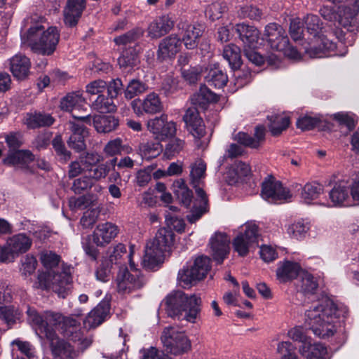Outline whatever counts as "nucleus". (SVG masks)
Instances as JSON below:
<instances>
[{
    "instance_id": "f704fd0d",
    "label": "nucleus",
    "mask_w": 359,
    "mask_h": 359,
    "mask_svg": "<svg viewBox=\"0 0 359 359\" xmlns=\"http://www.w3.org/2000/svg\"><path fill=\"white\" fill-rule=\"evenodd\" d=\"M54 122L55 118L50 114L46 113H27L24 119V123L27 128L32 129L49 127Z\"/></svg>"
},
{
    "instance_id": "f8f14e48",
    "label": "nucleus",
    "mask_w": 359,
    "mask_h": 359,
    "mask_svg": "<svg viewBox=\"0 0 359 359\" xmlns=\"http://www.w3.org/2000/svg\"><path fill=\"white\" fill-rule=\"evenodd\" d=\"M211 269V260L205 255L197 257L194 264L179 271L177 279L185 286L192 285L205 278Z\"/></svg>"
},
{
    "instance_id": "393cba45",
    "label": "nucleus",
    "mask_w": 359,
    "mask_h": 359,
    "mask_svg": "<svg viewBox=\"0 0 359 359\" xmlns=\"http://www.w3.org/2000/svg\"><path fill=\"white\" fill-rule=\"evenodd\" d=\"M187 129L193 136L201 138L205 134V126L196 107H189L183 116Z\"/></svg>"
},
{
    "instance_id": "a211bd4d",
    "label": "nucleus",
    "mask_w": 359,
    "mask_h": 359,
    "mask_svg": "<svg viewBox=\"0 0 359 359\" xmlns=\"http://www.w3.org/2000/svg\"><path fill=\"white\" fill-rule=\"evenodd\" d=\"M46 339L50 341L54 359H76L78 357V351L69 344L60 339L55 331L47 330Z\"/></svg>"
},
{
    "instance_id": "3c124183",
    "label": "nucleus",
    "mask_w": 359,
    "mask_h": 359,
    "mask_svg": "<svg viewBox=\"0 0 359 359\" xmlns=\"http://www.w3.org/2000/svg\"><path fill=\"white\" fill-rule=\"evenodd\" d=\"M123 86V81L119 78L113 79L109 82L99 79L89 83L86 86V90H99L106 87L107 90H121Z\"/></svg>"
},
{
    "instance_id": "a18cd8bd",
    "label": "nucleus",
    "mask_w": 359,
    "mask_h": 359,
    "mask_svg": "<svg viewBox=\"0 0 359 359\" xmlns=\"http://www.w3.org/2000/svg\"><path fill=\"white\" fill-rule=\"evenodd\" d=\"M142 109L147 114H156L163 110V104L158 95L152 92L142 102Z\"/></svg>"
},
{
    "instance_id": "0e129e2a",
    "label": "nucleus",
    "mask_w": 359,
    "mask_h": 359,
    "mask_svg": "<svg viewBox=\"0 0 359 359\" xmlns=\"http://www.w3.org/2000/svg\"><path fill=\"white\" fill-rule=\"evenodd\" d=\"M301 279V290L302 292L313 294L318 286L315 278L311 273H304L302 275Z\"/></svg>"
},
{
    "instance_id": "680f3d73",
    "label": "nucleus",
    "mask_w": 359,
    "mask_h": 359,
    "mask_svg": "<svg viewBox=\"0 0 359 359\" xmlns=\"http://www.w3.org/2000/svg\"><path fill=\"white\" fill-rule=\"evenodd\" d=\"M41 262L46 269L53 270L61 261L60 256L52 251H44L41 254Z\"/></svg>"
},
{
    "instance_id": "338daca9",
    "label": "nucleus",
    "mask_w": 359,
    "mask_h": 359,
    "mask_svg": "<svg viewBox=\"0 0 359 359\" xmlns=\"http://www.w3.org/2000/svg\"><path fill=\"white\" fill-rule=\"evenodd\" d=\"M277 352L280 355V359H290L297 356L296 347L288 341L279 342Z\"/></svg>"
},
{
    "instance_id": "5701e85b",
    "label": "nucleus",
    "mask_w": 359,
    "mask_h": 359,
    "mask_svg": "<svg viewBox=\"0 0 359 359\" xmlns=\"http://www.w3.org/2000/svg\"><path fill=\"white\" fill-rule=\"evenodd\" d=\"M175 26V20L170 15H163L156 18L148 27V36L153 39H159L168 34Z\"/></svg>"
},
{
    "instance_id": "72a5a7b5",
    "label": "nucleus",
    "mask_w": 359,
    "mask_h": 359,
    "mask_svg": "<svg viewBox=\"0 0 359 359\" xmlns=\"http://www.w3.org/2000/svg\"><path fill=\"white\" fill-rule=\"evenodd\" d=\"M267 125L272 136H279L290 124V118L283 114H273L267 116Z\"/></svg>"
},
{
    "instance_id": "13d9d810",
    "label": "nucleus",
    "mask_w": 359,
    "mask_h": 359,
    "mask_svg": "<svg viewBox=\"0 0 359 359\" xmlns=\"http://www.w3.org/2000/svg\"><path fill=\"white\" fill-rule=\"evenodd\" d=\"M11 345L15 346L18 351L25 355L28 359L38 358L34 346L29 341H22L17 339L11 342Z\"/></svg>"
},
{
    "instance_id": "09e8293b",
    "label": "nucleus",
    "mask_w": 359,
    "mask_h": 359,
    "mask_svg": "<svg viewBox=\"0 0 359 359\" xmlns=\"http://www.w3.org/2000/svg\"><path fill=\"white\" fill-rule=\"evenodd\" d=\"M331 118L337 123L338 126L346 127L348 131L353 130L357 123L355 114L349 112L335 113L331 116Z\"/></svg>"
},
{
    "instance_id": "f257e3e1",
    "label": "nucleus",
    "mask_w": 359,
    "mask_h": 359,
    "mask_svg": "<svg viewBox=\"0 0 359 359\" xmlns=\"http://www.w3.org/2000/svg\"><path fill=\"white\" fill-rule=\"evenodd\" d=\"M344 313L332 300L325 298L306 311L305 323L315 335L329 337L336 332L335 323Z\"/></svg>"
},
{
    "instance_id": "774afa93",
    "label": "nucleus",
    "mask_w": 359,
    "mask_h": 359,
    "mask_svg": "<svg viewBox=\"0 0 359 359\" xmlns=\"http://www.w3.org/2000/svg\"><path fill=\"white\" fill-rule=\"evenodd\" d=\"M184 142L183 140L175 138L171 140L165 147L164 156L167 158H172L183 149Z\"/></svg>"
},
{
    "instance_id": "4c0bfd02",
    "label": "nucleus",
    "mask_w": 359,
    "mask_h": 359,
    "mask_svg": "<svg viewBox=\"0 0 359 359\" xmlns=\"http://www.w3.org/2000/svg\"><path fill=\"white\" fill-rule=\"evenodd\" d=\"M222 55L228 62L232 71L238 70L243 65L241 48L235 44L231 43L224 48Z\"/></svg>"
},
{
    "instance_id": "052dcab7",
    "label": "nucleus",
    "mask_w": 359,
    "mask_h": 359,
    "mask_svg": "<svg viewBox=\"0 0 359 359\" xmlns=\"http://www.w3.org/2000/svg\"><path fill=\"white\" fill-rule=\"evenodd\" d=\"M52 144L57 155L60 158V161L66 163L71 158L72 154L66 149L64 143L62 142L61 136H55L53 140Z\"/></svg>"
},
{
    "instance_id": "20e7f679",
    "label": "nucleus",
    "mask_w": 359,
    "mask_h": 359,
    "mask_svg": "<svg viewBox=\"0 0 359 359\" xmlns=\"http://www.w3.org/2000/svg\"><path fill=\"white\" fill-rule=\"evenodd\" d=\"M205 170L206 164L201 159L197 160L191 165V183L196 194L194 205L189 214L187 215V219L191 224L195 223L208 212V198L203 188L200 187L205 178Z\"/></svg>"
},
{
    "instance_id": "f03ea898",
    "label": "nucleus",
    "mask_w": 359,
    "mask_h": 359,
    "mask_svg": "<svg viewBox=\"0 0 359 359\" xmlns=\"http://www.w3.org/2000/svg\"><path fill=\"white\" fill-rule=\"evenodd\" d=\"M307 40L310 41L306 52L312 57H326L332 56H344V53L337 50V45L323 34V22L320 17L309 14L304 19Z\"/></svg>"
},
{
    "instance_id": "bf43d9fd",
    "label": "nucleus",
    "mask_w": 359,
    "mask_h": 359,
    "mask_svg": "<svg viewBox=\"0 0 359 359\" xmlns=\"http://www.w3.org/2000/svg\"><path fill=\"white\" fill-rule=\"evenodd\" d=\"M81 102V96L72 92L68 93L67 95L61 100L60 107L62 109L71 111L72 114H75L74 110Z\"/></svg>"
},
{
    "instance_id": "aec40b11",
    "label": "nucleus",
    "mask_w": 359,
    "mask_h": 359,
    "mask_svg": "<svg viewBox=\"0 0 359 359\" xmlns=\"http://www.w3.org/2000/svg\"><path fill=\"white\" fill-rule=\"evenodd\" d=\"M230 238L225 233L216 232L210 239L209 247L213 259L221 264L229 253Z\"/></svg>"
},
{
    "instance_id": "39448f33",
    "label": "nucleus",
    "mask_w": 359,
    "mask_h": 359,
    "mask_svg": "<svg viewBox=\"0 0 359 359\" xmlns=\"http://www.w3.org/2000/svg\"><path fill=\"white\" fill-rule=\"evenodd\" d=\"M174 242V233L170 229L161 228L153 241L147 243L142 264L153 269L162 262L163 253L170 250Z\"/></svg>"
},
{
    "instance_id": "e2e57ef3",
    "label": "nucleus",
    "mask_w": 359,
    "mask_h": 359,
    "mask_svg": "<svg viewBox=\"0 0 359 359\" xmlns=\"http://www.w3.org/2000/svg\"><path fill=\"white\" fill-rule=\"evenodd\" d=\"M233 72L236 90L243 88L252 81V74L248 69H241L240 68L238 70H233Z\"/></svg>"
},
{
    "instance_id": "2f4dec72",
    "label": "nucleus",
    "mask_w": 359,
    "mask_h": 359,
    "mask_svg": "<svg viewBox=\"0 0 359 359\" xmlns=\"http://www.w3.org/2000/svg\"><path fill=\"white\" fill-rule=\"evenodd\" d=\"M140 62L138 52L135 47L124 49L118 58V64L123 71L130 72Z\"/></svg>"
},
{
    "instance_id": "b1692460",
    "label": "nucleus",
    "mask_w": 359,
    "mask_h": 359,
    "mask_svg": "<svg viewBox=\"0 0 359 359\" xmlns=\"http://www.w3.org/2000/svg\"><path fill=\"white\" fill-rule=\"evenodd\" d=\"M110 304L107 301L98 304L83 320V326L88 330L101 325L109 314Z\"/></svg>"
},
{
    "instance_id": "0eeeda50",
    "label": "nucleus",
    "mask_w": 359,
    "mask_h": 359,
    "mask_svg": "<svg viewBox=\"0 0 359 359\" xmlns=\"http://www.w3.org/2000/svg\"><path fill=\"white\" fill-rule=\"evenodd\" d=\"M72 282L71 268L62 264L61 270H53L48 273H40L34 287L41 290L52 288L55 292L62 294L65 292L66 287Z\"/></svg>"
},
{
    "instance_id": "1a4fd4ad",
    "label": "nucleus",
    "mask_w": 359,
    "mask_h": 359,
    "mask_svg": "<svg viewBox=\"0 0 359 359\" xmlns=\"http://www.w3.org/2000/svg\"><path fill=\"white\" fill-rule=\"evenodd\" d=\"M161 339L165 350L171 354L182 355L191 350V341L186 334L175 327H165Z\"/></svg>"
},
{
    "instance_id": "c85d7f7f",
    "label": "nucleus",
    "mask_w": 359,
    "mask_h": 359,
    "mask_svg": "<svg viewBox=\"0 0 359 359\" xmlns=\"http://www.w3.org/2000/svg\"><path fill=\"white\" fill-rule=\"evenodd\" d=\"M93 102L94 109L100 113H111L116 109L114 100L118 95V91H102Z\"/></svg>"
},
{
    "instance_id": "7c9ffc66",
    "label": "nucleus",
    "mask_w": 359,
    "mask_h": 359,
    "mask_svg": "<svg viewBox=\"0 0 359 359\" xmlns=\"http://www.w3.org/2000/svg\"><path fill=\"white\" fill-rule=\"evenodd\" d=\"M300 266L291 261H284L278 264L276 269V277L281 283H285L297 278L300 270Z\"/></svg>"
},
{
    "instance_id": "58836bf2",
    "label": "nucleus",
    "mask_w": 359,
    "mask_h": 359,
    "mask_svg": "<svg viewBox=\"0 0 359 359\" xmlns=\"http://www.w3.org/2000/svg\"><path fill=\"white\" fill-rule=\"evenodd\" d=\"M93 123L98 133H107L116 130L118 126L119 121L111 115H100L93 118Z\"/></svg>"
},
{
    "instance_id": "c9c22d12",
    "label": "nucleus",
    "mask_w": 359,
    "mask_h": 359,
    "mask_svg": "<svg viewBox=\"0 0 359 359\" xmlns=\"http://www.w3.org/2000/svg\"><path fill=\"white\" fill-rule=\"evenodd\" d=\"M32 243V240L25 233L15 235L7 241L13 256L25 253L30 248Z\"/></svg>"
},
{
    "instance_id": "2eb2a0df",
    "label": "nucleus",
    "mask_w": 359,
    "mask_h": 359,
    "mask_svg": "<svg viewBox=\"0 0 359 359\" xmlns=\"http://www.w3.org/2000/svg\"><path fill=\"white\" fill-rule=\"evenodd\" d=\"M261 196L264 200L274 203H280L291 197L289 190L271 176L262 182Z\"/></svg>"
},
{
    "instance_id": "4be33fe9",
    "label": "nucleus",
    "mask_w": 359,
    "mask_h": 359,
    "mask_svg": "<svg viewBox=\"0 0 359 359\" xmlns=\"http://www.w3.org/2000/svg\"><path fill=\"white\" fill-rule=\"evenodd\" d=\"M236 33L245 46L255 49L260 46L261 38L259 30L252 25L239 23L235 27Z\"/></svg>"
},
{
    "instance_id": "6e6552de",
    "label": "nucleus",
    "mask_w": 359,
    "mask_h": 359,
    "mask_svg": "<svg viewBox=\"0 0 359 359\" xmlns=\"http://www.w3.org/2000/svg\"><path fill=\"white\" fill-rule=\"evenodd\" d=\"M319 12L325 20L330 22L337 21L339 25L342 26L348 32L358 30L357 16L359 13V2L358 1L355 2L353 7L346 6L343 15H339L334 7L328 6L321 7Z\"/></svg>"
},
{
    "instance_id": "a878e982",
    "label": "nucleus",
    "mask_w": 359,
    "mask_h": 359,
    "mask_svg": "<svg viewBox=\"0 0 359 359\" xmlns=\"http://www.w3.org/2000/svg\"><path fill=\"white\" fill-rule=\"evenodd\" d=\"M265 127L259 125L255 129L254 137L247 133L239 132L233 135V140L245 147L257 149L265 140Z\"/></svg>"
},
{
    "instance_id": "de8ad7c7",
    "label": "nucleus",
    "mask_w": 359,
    "mask_h": 359,
    "mask_svg": "<svg viewBox=\"0 0 359 359\" xmlns=\"http://www.w3.org/2000/svg\"><path fill=\"white\" fill-rule=\"evenodd\" d=\"M139 151L144 158L151 159L161 154L162 146L158 142L147 141L140 144Z\"/></svg>"
},
{
    "instance_id": "8fccbe9b",
    "label": "nucleus",
    "mask_w": 359,
    "mask_h": 359,
    "mask_svg": "<svg viewBox=\"0 0 359 359\" xmlns=\"http://www.w3.org/2000/svg\"><path fill=\"white\" fill-rule=\"evenodd\" d=\"M65 320V316L60 313H55L52 311H46L44 313V325L43 332L46 337L47 330H54L53 327H58L61 328L62 324Z\"/></svg>"
},
{
    "instance_id": "7ed1b4c3",
    "label": "nucleus",
    "mask_w": 359,
    "mask_h": 359,
    "mask_svg": "<svg viewBox=\"0 0 359 359\" xmlns=\"http://www.w3.org/2000/svg\"><path fill=\"white\" fill-rule=\"evenodd\" d=\"M168 316L179 320L195 323L201 312V299L196 295H187L182 291H174L164 299Z\"/></svg>"
},
{
    "instance_id": "49530a36",
    "label": "nucleus",
    "mask_w": 359,
    "mask_h": 359,
    "mask_svg": "<svg viewBox=\"0 0 359 359\" xmlns=\"http://www.w3.org/2000/svg\"><path fill=\"white\" fill-rule=\"evenodd\" d=\"M205 74V66L190 67L189 69H182V76L187 83L190 86L197 84Z\"/></svg>"
},
{
    "instance_id": "cd10ccee",
    "label": "nucleus",
    "mask_w": 359,
    "mask_h": 359,
    "mask_svg": "<svg viewBox=\"0 0 359 359\" xmlns=\"http://www.w3.org/2000/svg\"><path fill=\"white\" fill-rule=\"evenodd\" d=\"M118 233V227L111 223L106 222L99 224L93 232V242L97 246L108 244Z\"/></svg>"
},
{
    "instance_id": "c756f323",
    "label": "nucleus",
    "mask_w": 359,
    "mask_h": 359,
    "mask_svg": "<svg viewBox=\"0 0 359 359\" xmlns=\"http://www.w3.org/2000/svg\"><path fill=\"white\" fill-rule=\"evenodd\" d=\"M30 66V60L25 55H15L10 60L11 72L18 79H24L28 76Z\"/></svg>"
},
{
    "instance_id": "9d476101",
    "label": "nucleus",
    "mask_w": 359,
    "mask_h": 359,
    "mask_svg": "<svg viewBox=\"0 0 359 359\" xmlns=\"http://www.w3.org/2000/svg\"><path fill=\"white\" fill-rule=\"evenodd\" d=\"M130 270L121 269L116 276L117 291L121 294H130L141 289L145 285L146 280L141 272L137 269L130 258Z\"/></svg>"
},
{
    "instance_id": "603ef678",
    "label": "nucleus",
    "mask_w": 359,
    "mask_h": 359,
    "mask_svg": "<svg viewBox=\"0 0 359 359\" xmlns=\"http://www.w3.org/2000/svg\"><path fill=\"white\" fill-rule=\"evenodd\" d=\"M144 34V31L140 27H135L126 33L114 38V41L117 46L126 45L135 41L140 39Z\"/></svg>"
},
{
    "instance_id": "4d7b16f0",
    "label": "nucleus",
    "mask_w": 359,
    "mask_h": 359,
    "mask_svg": "<svg viewBox=\"0 0 359 359\" xmlns=\"http://www.w3.org/2000/svg\"><path fill=\"white\" fill-rule=\"evenodd\" d=\"M131 151L132 149L130 147L122 145V141L119 138L109 141L104 148V153L109 156L119 154L121 151H125L128 154Z\"/></svg>"
},
{
    "instance_id": "c03bdc74",
    "label": "nucleus",
    "mask_w": 359,
    "mask_h": 359,
    "mask_svg": "<svg viewBox=\"0 0 359 359\" xmlns=\"http://www.w3.org/2000/svg\"><path fill=\"white\" fill-rule=\"evenodd\" d=\"M238 18L241 19L249 18L252 20H259L262 16V11L257 6L252 4L239 5L236 7Z\"/></svg>"
},
{
    "instance_id": "ddd939ff",
    "label": "nucleus",
    "mask_w": 359,
    "mask_h": 359,
    "mask_svg": "<svg viewBox=\"0 0 359 359\" xmlns=\"http://www.w3.org/2000/svg\"><path fill=\"white\" fill-rule=\"evenodd\" d=\"M266 43L271 49L279 52L287 49L289 45V38L281 25L272 22L265 27L264 33L261 38L260 46Z\"/></svg>"
},
{
    "instance_id": "79ce46f5",
    "label": "nucleus",
    "mask_w": 359,
    "mask_h": 359,
    "mask_svg": "<svg viewBox=\"0 0 359 359\" xmlns=\"http://www.w3.org/2000/svg\"><path fill=\"white\" fill-rule=\"evenodd\" d=\"M173 194L180 203L188 208L192 201V191L182 180L175 181L172 185Z\"/></svg>"
},
{
    "instance_id": "bb28decb",
    "label": "nucleus",
    "mask_w": 359,
    "mask_h": 359,
    "mask_svg": "<svg viewBox=\"0 0 359 359\" xmlns=\"http://www.w3.org/2000/svg\"><path fill=\"white\" fill-rule=\"evenodd\" d=\"M86 0H68L64 10V22L69 27L76 26L86 8Z\"/></svg>"
},
{
    "instance_id": "9b49d317",
    "label": "nucleus",
    "mask_w": 359,
    "mask_h": 359,
    "mask_svg": "<svg viewBox=\"0 0 359 359\" xmlns=\"http://www.w3.org/2000/svg\"><path fill=\"white\" fill-rule=\"evenodd\" d=\"M74 121H69V129L72 135L67 140L68 146L76 151L81 152L86 149L85 139L88 135V131L84 124H91V116L90 115L78 116L72 114Z\"/></svg>"
},
{
    "instance_id": "69168bd1",
    "label": "nucleus",
    "mask_w": 359,
    "mask_h": 359,
    "mask_svg": "<svg viewBox=\"0 0 359 359\" xmlns=\"http://www.w3.org/2000/svg\"><path fill=\"white\" fill-rule=\"evenodd\" d=\"M304 22H302L299 18L292 19L290 24V34L294 41L300 40L304 38L306 34L304 30Z\"/></svg>"
},
{
    "instance_id": "864d4df0",
    "label": "nucleus",
    "mask_w": 359,
    "mask_h": 359,
    "mask_svg": "<svg viewBox=\"0 0 359 359\" xmlns=\"http://www.w3.org/2000/svg\"><path fill=\"white\" fill-rule=\"evenodd\" d=\"M20 317L21 312L13 306H0V318L8 325L15 324Z\"/></svg>"
},
{
    "instance_id": "e433bc0d",
    "label": "nucleus",
    "mask_w": 359,
    "mask_h": 359,
    "mask_svg": "<svg viewBox=\"0 0 359 359\" xmlns=\"http://www.w3.org/2000/svg\"><path fill=\"white\" fill-rule=\"evenodd\" d=\"M301 355L306 359H323L327 355V348L320 343H311V339L299 348Z\"/></svg>"
},
{
    "instance_id": "6e6d98bb",
    "label": "nucleus",
    "mask_w": 359,
    "mask_h": 359,
    "mask_svg": "<svg viewBox=\"0 0 359 359\" xmlns=\"http://www.w3.org/2000/svg\"><path fill=\"white\" fill-rule=\"evenodd\" d=\"M323 190L322 185L316 183H307L304 185L302 191V198L306 203L318 198Z\"/></svg>"
},
{
    "instance_id": "6ab92c4d",
    "label": "nucleus",
    "mask_w": 359,
    "mask_h": 359,
    "mask_svg": "<svg viewBox=\"0 0 359 359\" xmlns=\"http://www.w3.org/2000/svg\"><path fill=\"white\" fill-rule=\"evenodd\" d=\"M182 48V41L176 34H170L163 38L158 46L156 60L163 62L175 57Z\"/></svg>"
},
{
    "instance_id": "5fc2aeb1",
    "label": "nucleus",
    "mask_w": 359,
    "mask_h": 359,
    "mask_svg": "<svg viewBox=\"0 0 359 359\" xmlns=\"http://www.w3.org/2000/svg\"><path fill=\"white\" fill-rule=\"evenodd\" d=\"M227 11L225 2L215 1L209 5L205 10V16L214 22L222 17L223 13Z\"/></svg>"
},
{
    "instance_id": "423d86ee",
    "label": "nucleus",
    "mask_w": 359,
    "mask_h": 359,
    "mask_svg": "<svg viewBox=\"0 0 359 359\" xmlns=\"http://www.w3.org/2000/svg\"><path fill=\"white\" fill-rule=\"evenodd\" d=\"M43 28L41 25L30 27L26 33L21 34V39L24 42L29 43L32 49L43 55H51L58 44L60 32L56 27H50L41 33L38 41H35V37L39 34Z\"/></svg>"
},
{
    "instance_id": "4468645a",
    "label": "nucleus",
    "mask_w": 359,
    "mask_h": 359,
    "mask_svg": "<svg viewBox=\"0 0 359 359\" xmlns=\"http://www.w3.org/2000/svg\"><path fill=\"white\" fill-rule=\"evenodd\" d=\"M228 82V75L220 65L218 62L209 63L205 66L203 83H201L198 90H210V88L223 89Z\"/></svg>"
},
{
    "instance_id": "dca6fc26",
    "label": "nucleus",
    "mask_w": 359,
    "mask_h": 359,
    "mask_svg": "<svg viewBox=\"0 0 359 359\" xmlns=\"http://www.w3.org/2000/svg\"><path fill=\"white\" fill-rule=\"evenodd\" d=\"M258 226L255 224L245 225L244 233H240L233 241L234 250L241 257L246 256L251 248L257 245Z\"/></svg>"
},
{
    "instance_id": "37998d69",
    "label": "nucleus",
    "mask_w": 359,
    "mask_h": 359,
    "mask_svg": "<svg viewBox=\"0 0 359 359\" xmlns=\"http://www.w3.org/2000/svg\"><path fill=\"white\" fill-rule=\"evenodd\" d=\"M92 187H94V190L97 192H100L102 189L100 185L95 184L90 177H88V175H85L74 180L72 190L76 194H81L88 191Z\"/></svg>"
},
{
    "instance_id": "f3484780",
    "label": "nucleus",
    "mask_w": 359,
    "mask_h": 359,
    "mask_svg": "<svg viewBox=\"0 0 359 359\" xmlns=\"http://www.w3.org/2000/svg\"><path fill=\"white\" fill-rule=\"evenodd\" d=\"M147 128L158 141H164L176 133L175 123L168 121L166 114H161L160 116L149 120Z\"/></svg>"
},
{
    "instance_id": "ea45409f",
    "label": "nucleus",
    "mask_w": 359,
    "mask_h": 359,
    "mask_svg": "<svg viewBox=\"0 0 359 359\" xmlns=\"http://www.w3.org/2000/svg\"><path fill=\"white\" fill-rule=\"evenodd\" d=\"M219 95L212 91H198L191 97V102L195 107L206 109L210 104L216 103Z\"/></svg>"
},
{
    "instance_id": "412c9836",
    "label": "nucleus",
    "mask_w": 359,
    "mask_h": 359,
    "mask_svg": "<svg viewBox=\"0 0 359 359\" xmlns=\"http://www.w3.org/2000/svg\"><path fill=\"white\" fill-rule=\"evenodd\" d=\"M177 27L182 43H184L185 48L188 50L197 48L203 30L195 25L187 22H180Z\"/></svg>"
},
{
    "instance_id": "473e14b6",
    "label": "nucleus",
    "mask_w": 359,
    "mask_h": 359,
    "mask_svg": "<svg viewBox=\"0 0 359 359\" xmlns=\"http://www.w3.org/2000/svg\"><path fill=\"white\" fill-rule=\"evenodd\" d=\"M34 156L29 150L10 151L4 159V163L14 167L22 168L34 161Z\"/></svg>"
},
{
    "instance_id": "a19ab883",
    "label": "nucleus",
    "mask_w": 359,
    "mask_h": 359,
    "mask_svg": "<svg viewBox=\"0 0 359 359\" xmlns=\"http://www.w3.org/2000/svg\"><path fill=\"white\" fill-rule=\"evenodd\" d=\"M348 182L341 181L337 183L330 192V198L334 205H341L349 198Z\"/></svg>"
}]
</instances>
